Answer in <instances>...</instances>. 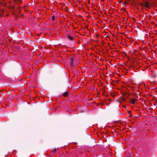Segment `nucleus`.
Segmentation results:
<instances>
[{
	"label": "nucleus",
	"instance_id": "1",
	"mask_svg": "<svg viewBox=\"0 0 157 157\" xmlns=\"http://www.w3.org/2000/svg\"><path fill=\"white\" fill-rule=\"evenodd\" d=\"M149 3L147 2H145L144 4V6L146 7V8L150 9V7L149 6Z\"/></svg>",
	"mask_w": 157,
	"mask_h": 157
},
{
	"label": "nucleus",
	"instance_id": "2",
	"mask_svg": "<svg viewBox=\"0 0 157 157\" xmlns=\"http://www.w3.org/2000/svg\"><path fill=\"white\" fill-rule=\"evenodd\" d=\"M70 65L71 66H73V62L74 61V59L72 58H71L70 59Z\"/></svg>",
	"mask_w": 157,
	"mask_h": 157
},
{
	"label": "nucleus",
	"instance_id": "3",
	"mask_svg": "<svg viewBox=\"0 0 157 157\" xmlns=\"http://www.w3.org/2000/svg\"><path fill=\"white\" fill-rule=\"evenodd\" d=\"M68 93L66 91L65 92H64L63 94V95L65 97H67L68 96Z\"/></svg>",
	"mask_w": 157,
	"mask_h": 157
},
{
	"label": "nucleus",
	"instance_id": "4",
	"mask_svg": "<svg viewBox=\"0 0 157 157\" xmlns=\"http://www.w3.org/2000/svg\"><path fill=\"white\" fill-rule=\"evenodd\" d=\"M136 100L135 99H133L131 101V103L132 104H135V102L136 101Z\"/></svg>",
	"mask_w": 157,
	"mask_h": 157
},
{
	"label": "nucleus",
	"instance_id": "5",
	"mask_svg": "<svg viewBox=\"0 0 157 157\" xmlns=\"http://www.w3.org/2000/svg\"><path fill=\"white\" fill-rule=\"evenodd\" d=\"M67 38H68L69 39L71 40H72L74 39L73 37H71L69 35L67 36Z\"/></svg>",
	"mask_w": 157,
	"mask_h": 157
},
{
	"label": "nucleus",
	"instance_id": "6",
	"mask_svg": "<svg viewBox=\"0 0 157 157\" xmlns=\"http://www.w3.org/2000/svg\"><path fill=\"white\" fill-rule=\"evenodd\" d=\"M139 5L141 6H144V4L142 3H140Z\"/></svg>",
	"mask_w": 157,
	"mask_h": 157
},
{
	"label": "nucleus",
	"instance_id": "7",
	"mask_svg": "<svg viewBox=\"0 0 157 157\" xmlns=\"http://www.w3.org/2000/svg\"><path fill=\"white\" fill-rule=\"evenodd\" d=\"M52 19L53 21L55 20V17L54 15H53L52 16Z\"/></svg>",
	"mask_w": 157,
	"mask_h": 157
},
{
	"label": "nucleus",
	"instance_id": "8",
	"mask_svg": "<svg viewBox=\"0 0 157 157\" xmlns=\"http://www.w3.org/2000/svg\"><path fill=\"white\" fill-rule=\"evenodd\" d=\"M56 151V149H54L52 151V152H53L54 153H55Z\"/></svg>",
	"mask_w": 157,
	"mask_h": 157
},
{
	"label": "nucleus",
	"instance_id": "9",
	"mask_svg": "<svg viewBox=\"0 0 157 157\" xmlns=\"http://www.w3.org/2000/svg\"><path fill=\"white\" fill-rule=\"evenodd\" d=\"M132 116H133L132 115V114L130 113V115H129V116H128V117H132Z\"/></svg>",
	"mask_w": 157,
	"mask_h": 157
},
{
	"label": "nucleus",
	"instance_id": "10",
	"mask_svg": "<svg viewBox=\"0 0 157 157\" xmlns=\"http://www.w3.org/2000/svg\"><path fill=\"white\" fill-rule=\"evenodd\" d=\"M122 100H123V101H125L126 100V99L125 98H122Z\"/></svg>",
	"mask_w": 157,
	"mask_h": 157
},
{
	"label": "nucleus",
	"instance_id": "11",
	"mask_svg": "<svg viewBox=\"0 0 157 157\" xmlns=\"http://www.w3.org/2000/svg\"><path fill=\"white\" fill-rule=\"evenodd\" d=\"M128 113H129V114H130V113H131V111H128Z\"/></svg>",
	"mask_w": 157,
	"mask_h": 157
},
{
	"label": "nucleus",
	"instance_id": "12",
	"mask_svg": "<svg viewBox=\"0 0 157 157\" xmlns=\"http://www.w3.org/2000/svg\"><path fill=\"white\" fill-rule=\"evenodd\" d=\"M125 69V70H126V71L128 70L127 69Z\"/></svg>",
	"mask_w": 157,
	"mask_h": 157
},
{
	"label": "nucleus",
	"instance_id": "13",
	"mask_svg": "<svg viewBox=\"0 0 157 157\" xmlns=\"http://www.w3.org/2000/svg\"><path fill=\"white\" fill-rule=\"evenodd\" d=\"M155 77V76H154V77Z\"/></svg>",
	"mask_w": 157,
	"mask_h": 157
},
{
	"label": "nucleus",
	"instance_id": "14",
	"mask_svg": "<svg viewBox=\"0 0 157 157\" xmlns=\"http://www.w3.org/2000/svg\"><path fill=\"white\" fill-rule=\"evenodd\" d=\"M14 8V6H13V8Z\"/></svg>",
	"mask_w": 157,
	"mask_h": 157
}]
</instances>
